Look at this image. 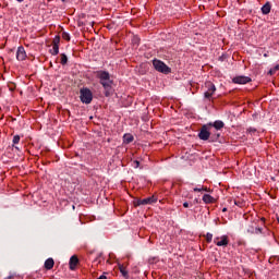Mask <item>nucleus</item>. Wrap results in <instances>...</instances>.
Wrapping results in <instances>:
<instances>
[{
	"instance_id": "nucleus-1",
	"label": "nucleus",
	"mask_w": 279,
	"mask_h": 279,
	"mask_svg": "<svg viewBox=\"0 0 279 279\" xmlns=\"http://www.w3.org/2000/svg\"><path fill=\"white\" fill-rule=\"evenodd\" d=\"M97 77L100 80L101 86L105 88L106 97H110V90L112 89V81H110V73L107 71H99Z\"/></svg>"
},
{
	"instance_id": "nucleus-2",
	"label": "nucleus",
	"mask_w": 279,
	"mask_h": 279,
	"mask_svg": "<svg viewBox=\"0 0 279 279\" xmlns=\"http://www.w3.org/2000/svg\"><path fill=\"white\" fill-rule=\"evenodd\" d=\"M153 66L155 71H158V73H163V75H169V73H171V68L159 59L153 60Z\"/></svg>"
},
{
	"instance_id": "nucleus-3",
	"label": "nucleus",
	"mask_w": 279,
	"mask_h": 279,
	"mask_svg": "<svg viewBox=\"0 0 279 279\" xmlns=\"http://www.w3.org/2000/svg\"><path fill=\"white\" fill-rule=\"evenodd\" d=\"M80 99L82 104H90L93 101V92L88 89V87L81 88L80 90Z\"/></svg>"
},
{
	"instance_id": "nucleus-4",
	"label": "nucleus",
	"mask_w": 279,
	"mask_h": 279,
	"mask_svg": "<svg viewBox=\"0 0 279 279\" xmlns=\"http://www.w3.org/2000/svg\"><path fill=\"white\" fill-rule=\"evenodd\" d=\"M205 86H206L207 90L204 93V97H205V99H210V97H213V95H215L217 87L211 82L205 83Z\"/></svg>"
},
{
	"instance_id": "nucleus-5",
	"label": "nucleus",
	"mask_w": 279,
	"mask_h": 279,
	"mask_svg": "<svg viewBox=\"0 0 279 279\" xmlns=\"http://www.w3.org/2000/svg\"><path fill=\"white\" fill-rule=\"evenodd\" d=\"M198 138L201 141H208V138H210V131H208V125L204 124L201 128V131L198 133Z\"/></svg>"
},
{
	"instance_id": "nucleus-6",
	"label": "nucleus",
	"mask_w": 279,
	"mask_h": 279,
	"mask_svg": "<svg viewBox=\"0 0 279 279\" xmlns=\"http://www.w3.org/2000/svg\"><path fill=\"white\" fill-rule=\"evenodd\" d=\"M27 59V52L25 51V48L23 46H20L16 51V60L19 62H23V60Z\"/></svg>"
},
{
	"instance_id": "nucleus-7",
	"label": "nucleus",
	"mask_w": 279,
	"mask_h": 279,
	"mask_svg": "<svg viewBox=\"0 0 279 279\" xmlns=\"http://www.w3.org/2000/svg\"><path fill=\"white\" fill-rule=\"evenodd\" d=\"M214 243L218 246V247H226L229 243V240H228V235H222L220 238H216L214 240Z\"/></svg>"
},
{
	"instance_id": "nucleus-8",
	"label": "nucleus",
	"mask_w": 279,
	"mask_h": 279,
	"mask_svg": "<svg viewBox=\"0 0 279 279\" xmlns=\"http://www.w3.org/2000/svg\"><path fill=\"white\" fill-rule=\"evenodd\" d=\"M233 84H250L252 82V78L248 76H235L232 80Z\"/></svg>"
},
{
	"instance_id": "nucleus-9",
	"label": "nucleus",
	"mask_w": 279,
	"mask_h": 279,
	"mask_svg": "<svg viewBox=\"0 0 279 279\" xmlns=\"http://www.w3.org/2000/svg\"><path fill=\"white\" fill-rule=\"evenodd\" d=\"M156 202H158V197H156V195H153L147 198H142L143 206H147L149 204H156Z\"/></svg>"
},
{
	"instance_id": "nucleus-10",
	"label": "nucleus",
	"mask_w": 279,
	"mask_h": 279,
	"mask_svg": "<svg viewBox=\"0 0 279 279\" xmlns=\"http://www.w3.org/2000/svg\"><path fill=\"white\" fill-rule=\"evenodd\" d=\"M80 265V259L77 258V255H73L70 258V269L73 271L75 268Z\"/></svg>"
},
{
	"instance_id": "nucleus-11",
	"label": "nucleus",
	"mask_w": 279,
	"mask_h": 279,
	"mask_svg": "<svg viewBox=\"0 0 279 279\" xmlns=\"http://www.w3.org/2000/svg\"><path fill=\"white\" fill-rule=\"evenodd\" d=\"M209 125H210V128H215V130H221V129H223V125H226V124L223 123V121L217 120L214 123H209Z\"/></svg>"
},
{
	"instance_id": "nucleus-12",
	"label": "nucleus",
	"mask_w": 279,
	"mask_h": 279,
	"mask_svg": "<svg viewBox=\"0 0 279 279\" xmlns=\"http://www.w3.org/2000/svg\"><path fill=\"white\" fill-rule=\"evenodd\" d=\"M269 12H271V2H266L263 7H262V13L267 15L269 14Z\"/></svg>"
},
{
	"instance_id": "nucleus-13",
	"label": "nucleus",
	"mask_w": 279,
	"mask_h": 279,
	"mask_svg": "<svg viewBox=\"0 0 279 279\" xmlns=\"http://www.w3.org/2000/svg\"><path fill=\"white\" fill-rule=\"evenodd\" d=\"M53 265H56V262H53V258L46 259L44 267L45 269H53Z\"/></svg>"
},
{
	"instance_id": "nucleus-14",
	"label": "nucleus",
	"mask_w": 279,
	"mask_h": 279,
	"mask_svg": "<svg viewBox=\"0 0 279 279\" xmlns=\"http://www.w3.org/2000/svg\"><path fill=\"white\" fill-rule=\"evenodd\" d=\"M203 202L205 204H215V197H213L210 194H205L203 196Z\"/></svg>"
},
{
	"instance_id": "nucleus-15",
	"label": "nucleus",
	"mask_w": 279,
	"mask_h": 279,
	"mask_svg": "<svg viewBox=\"0 0 279 279\" xmlns=\"http://www.w3.org/2000/svg\"><path fill=\"white\" fill-rule=\"evenodd\" d=\"M119 271L122 274L123 278H130V274L128 272V268L125 266L119 264Z\"/></svg>"
},
{
	"instance_id": "nucleus-16",
	"label": "nucleus",
	"mask_w": 279,
	"mask_h": 279,
	"mask_svg": "<svg viewBox=\"0 0 279 279\" xmlns=\"http://www.w3.org/2000/svg\"><path fill=\"white\" fill-rule=\"evenodd\" d=\"M51 56H58L60 53V46L53 45L52 49L50 50Z\"/></svg>"
},
{
	"instance_id": "nucleus-17",
	"label": "nucleus",
	"mask_w": 279,
	"mask_h": 279,
	"mask_svg": "<svg viewBox=\"0 0 279 279\" xmlns=\"http://www.w3.org/2000/svg\"><path fill=\"white\" fill-rule=\"evenodd\" d=\"M69 62V57H66L65 53H61V61L60 63L62 64V66H65V64H68Z\"/></svg>"
},
{
	"instance_id": "nucleus-18",
	"label": "nucleus",
	"mask_w": 279,
	"mask_h": 279,
	"mask_svg": "<svg viewBox=\"0 0 279 279\" xmlns=\"http://www.w3.org/2000/svg\"><path fill=\"white\" fill-rule=\"evenodd\" d=\"M123 138H124V143L126 144H130L134 141V136H132L131 134H125Z\"/></svg>"
},
{
	"instance_id": "nucleus-19",
	"label": "nucleus",
	"mask_w": 279,
	"mask_h": 279,
	"mask_svg": "<svg viewBox=\"0 0 279 279\" xmlns=\"http://www.w3.org/2000/svg\"><path fill=\"white\" fill-rule=\"evenodd\" d=\"M202 191H206L207 193H210V189L201 186V187H194L195 193H202Z\"/></svg>"
},
{
	"instance_id": "nucleus-20",
	"label": "nucleus",
	"mask_w": 279,
	"mask_h": 279,
	"mask_svg": "<svg viewBox=\"0 0 279 279\" xmlns=\"http://www.w3.org/2000/svg\"><path fill=\"white\" fill-rule=\"evenodd\" d=\"M131 167H133V169H138V167H141V160L135 159L131 161Z\"/></svg>"
},
{
	"instance_id": "nucleus-21",
	"label": "nucleus",
	"mask_w": 279,
	"mask_h": 279,
	"mask_svg": "<svg viewBox=\"0 0 279 279\" xmlns=\"http://www.w3.org/2000/svg\"><path fill=\"white\" fill-rule=\"evenodd\" d=\"M276 71H279V64L268 71V75H276Z\"/></svg>"
},
{
	"instance_id": "nucleus-22",
	"label": "nucleus",
	"mask_w": 279,
	"mask_h": 279,
	"mask_svg": "<svg viewBox=\"0 0 279 279\" xmlns=\"http://www.w3.org/2000/svg\"><path fill=\"white\" fill-rule=\"evenodd\" d=\"M62 38H63V40H71V35L69 34V33H66V32H63L62 33Z\"/></svg>"
},
{
	"instance_id": "nucleus-23",
	"label": "nucleus",
	"mask_w": 279,
	"mask_h": 279,
	"mask_svg": "<svg viewBox=\"0 0 279 279\" xmlns=\"http://www.w3.org/2000/svg\"><path fill=\"white\" fill-rule=\"evenodd\" d=\"M19 143H21V136L20 135H15L13 137V145H19Z\"/></svg>"
},
{
	"instance_id": "nucleus-24",
	"label": "nucleus",
	"mask_w": 279,
	"mask_h": 279,
	"mask_svg": "<svg viewBox=\"0 0 279 279\" xmlns=\"http://www.w3.org/2000/svg\"><path fill=\"white\" fill-rule=\"evenodd\" d=\"M57 45V47H60V36H56L53 41H52V46Z\"/></svg>"
},
{
	"instance_id": "nucleus-25",
	"label": "nucleus",
	"mask_w": 279,
	"mask_h": 279,
	"mask_svg": "<svg viewBox=\"0 0 279 279\" xmlns=\"http://www.w3.org/2000/svg\"><path fill=\"white\" fill-rule=\"evenodd\" d=\"M206 241H207V243H210L213 241V234L211 233L206 234Z\"/></svg>"
},
{
	"instance_id": "nucleus-26",
	"label": "nucleus",
	"mask_w": 279,
	"mask_h": 279,
	"mask_svg": "<svg viewBox=\"0 0 279 279\" xmlns=\"http://www.w3.org/2000/svg\"><path fill=\"white\" fill-rule=\"evenodd\" d=\"M134 206H143V199H137L134 202Z\"/></svg>"
},
{
	"instance_id": "nucleus-27",
	"label": "nucleus",
	"mask_w": 279,
	"mask_h": 279,
	"mask_svg": "<svg viewBox=\"0 0 279 279\" xmlns=\"http://www.w3.org/2000/svg\"><path fill=\"white\" fill-rule=\"evenodd\" d=\"M247 132H248V134H254V133H256V129L250 128V129L247 130Z\"/></svg>"
},
{
	"instance_id": "nucleus-28",
	"label": "nucleus",
	"mask_w": 279,
	"mask_h": 279,
	"mask_svg": "<svg viewBox=\"0 0 279 279\" xmlns=\"http://www.w3.org/2000/svg\"><path fill=\"white\" fill-rule=\"evenodd\" d=\"M234 204H235V206H239L240 208L243 206V203L239 202V201H234Z\"/></svg>"
},
{
	"instance_id": "nucleus-29",
	"label": "nucleus",
	"mask_w": 279,
	"mask_h": 279,
	"mask_svg": "<svg viewBox=\"0 0 279 279\" xmlns=\"http://www.w3.org/2000/svg\"><path fill=\"white\" fill-rule=\"evenodd\" d=\"M260 232H263V229H262V228H256V229H255V234H260Z\"/></svg>"
},
{
	"instance_id": "nucleus-30",
	"label": "nucleus",
	"mask_w": 279,
	"mask_h": 279,
	"mask_svg": "<svg viewBox=\"0 0 279 279\" xmlns=\"http://www.w3.org/2000/svg\"><path fill=\"white\" fill-rule=\"evenodd\" d=\"M183 207L189 208V203L187 202L183 203Z\"/></svg>"
},
{
	"instance_id": "nucleus-31",
	"label": "nucleus",
	"mask_w": 279,
	"mask_h": 279,
	"mask_svg": "<svg viewBox=\"0 0 279 279\" xmlns=\"http://www.w3.org/2000/svg\"><path fill=\"white\" fill-rule=\"evenodd\" d=\"M98 279H107V277L102 275Z\"/></svg>"
},
{
	"instance_id": "nucleus-32",
	"label": "nucleus",
	"mask_w": 279,
	"mask_h": 279,
	"mask_svg": "<svg viewBox=\"0 0 279 279\" xmlns=\"http://www.w3.org/2000/svg\"><path fill=\"white\" fill-rule=\"evenodd\" d=\"M19 1V3H23V0H17Z\"/></svg>"
},
{
	"instance_id": "nucleus-33",
	"label": "nucleus",
	"mask_w": 279,
	"mask_h": 279,
	"mask_svg": "<svg viewBox=\"0 0 279 279\" xmlns=\"http://www.w3.org/2000/svg\"><path fill=\"white\" fill-rule=\"evenodd\" d=\"M222 210H223V213H226V210H227V209H226V208H223Z\"/></svg>"
},
{
	"instance_id": "nucleus-34",
	"label": "nucleus",
	"mask_w": 279,
	"mask_h": 279,
	"mask_svg": "<svg viewBox=\"0 0 279 279\" xmlns=\"http://www.w3.org/2000/svg\"><path fill=\"white\" fill-rule=\"evenodd\" d=\"M15 149H19V147L15 146Z\"/></svg>"
}]
</instances>
